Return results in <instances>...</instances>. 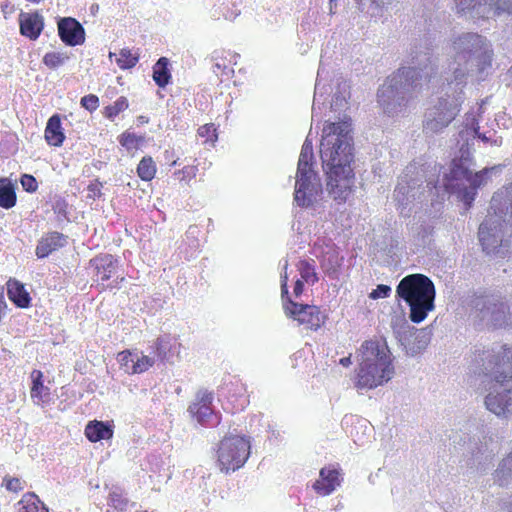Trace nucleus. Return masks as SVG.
I'll return each mask as SVG.
<instances>
[{"label":"nucleus","mask_w":512,"mask_h":512,"mask_svg":"<svg viewBox=\"0 0 512 512\" xmlns=\"http://www.w3.org/2000/svg\"><path fill=\"white\" fill-rule=\"evenodd\" d=\"M453 62L445 77L437 101L427 109L423 129L439 133L456 117L464 100L463 88L468 75L482 79L491 68L492 49L487 40L476 33H463L452 42Z\"/></svg>","instance_id":"1"},{"label":"nucleus","mask_w":512,"mask_h":512,"mask_svg":"<svg viewBox=\"0 0 512 512\" xmlns=\"http://www.w3.org/2000/svg\"><path fill=\"white\" fill-rule=\"evenodd\" d=\"M501 171V166L484 168L479 172H473L468 165V159L463 156L458 161H453L449 173H444L442 181L433 179L426 180L424 187L423 177L416 172V166L410 165L405 169L394 190V198L397 201L400 213L408 216L410 209L407 206L415 200H422L429 195H436L443 200L446 195L457 193L460 200L467 208L471 207L477 195L478 188L488 182V174Z\"/></svg>","instance_id":"2"},{"label":"nucleus","mask_w":512,"mask_h":512,"mask_svg":"<svg viewBox=\"0 0 512 512\" xmlns=\"http://www.w3.org/2000/svg\"><path fill=\"white\" fill-rule=\"evenodd\" d=\"M320 156L327 175V191L339 202L351 193L354 172V141L351 119L344 116L338 122H326L322 129Z\"/></svg>","instance_id":"3"},{"label":"nucleus","mask_w":512,"mask_h":512,"mask_svg":"<svg viewBox=\"0 0 512 512\" xmlns=\"http://www.w3.org/2000/svg\"><path fill=\"white\" fill-rule=\"evenodd\" d=\"M475 375H486L490 382L484 398L486 409L498 418L512 416V348L497 345L476 348L471 357Z\"/></svg>","instance_id":"4"},{"label":"nucleus","mask_w":512,"mask_h":512,"mask_svg":"<svg viewBox=\"0 0 512 512\" xmlns=\"http://www.w3.org/2000/svg\"><path fill=\"white\" fill-rule=\"evenodd\" d=\"M478 238L487 254L504 257L512 249V183L494 193Z\"/></svg>","instance_id":"5"},{"label":"nucleus","mask_w":512,"mask_h":512,"mask_svg":"<svg viewBox=\"0 0 512 512\" xmlns=\"http://www.w3.org/2000/svg\"><path fill=\"white\" fill-rule=\"evenodd\" d=\"M361 363L357 371L355 387L371 390L389 382L395 374L388 347L377 341H365L361 345Z\"/></svg>","instance_id":"6"},{"label":"nucleus","mask_w":512,"mask_h":512,"mask_svg":"<svg viewBox=\"0 0 512 512\" xmlns=\"http://www.w3.org/2000/svg\"><path fill=\"white\" fill-rule=\"evenodd\" d=\"M422 75L416 68H400L387 78L378 90V103L389 116L404 114L414 93L418 90Z\"/></svg>","instance_id":"7"},{"label":"nucleus","mask_w":512,"mask_h":512,"mask_svg":"<svg viewBox=\"0 0 512 512\" xmlns=\"http://www.w3.org/2000/svg\"><path fill=\"white\" fill-rule=\"evenodd\" d=\"M396 292L410 307V319L414 323L422 322L428 312L434 309L435 287L423 274H411L398 284Z\"/></svg>","instance_id":"8"},{"label":"nucleus","mask_w":512,"mask_h":512,"mask_svg":"<svg viewBox=\"0 0 512 512\" xmlns=\"http://www.w3.org/2000/svg\"><path fill=\"white\" fill-rule=\"evenodd\" d=\"M313 144L307 136L302 146L294 191V202L299 207L313 206L322 194V186L317 173L313 170Z\"/></svg>","instance_id":"9"},{"label":"nucleus","mask_w":512,"mask_h":512,"mask_svg":"<svg viewBox=\"0 0 512 512\" xmlns=\"http://www.w3.org/2000/svg\"><path fill=\"white\" fill-rule=\"evenodd\" d=\"M476 316L488 327L502 328L512 325V310L506 296L493 291L477 297L474 301Z\"/></svg>","instance_id":"10"},{"label":"nucleus","mask_w":512,"mask_h":512,"mask_svg":"<svg viewBox=\"0 0 512 512\" xmlns=\"http://www.w3.org/2000/svg\"><path fill=\"white\" fill-rule=\"evenodd\" d=\"M250 454V441L243 436L224 437L217 449V464L221 472L230 473L241 468Z\"/></svg>","instance_id":"11"},{"label":"nucleus","mask_w":512,"mask_h":512,"mask_svg":"<svg viewBox=\"0 0 512 512\" xmlns=\"http://www.w3.org/2000/svg\"><path fill=\"white\" fill-rule=\"evenodd\" d=\"M391 327L401 346L409 356H416L424 351L431 341V330L416 329L410 326L403 315H396L391 320Z\"/></svg>","instance_id":"12"},{"label":"nucleus","mask_w":512,"mask_h":512,"mask_svg":"<svg viewBox=\"0 0 512 512\" xmlns=\"http://www.w3.org/2000/svg\"><path fill=\"white\" fill-rule=\"evenodd\" d=\"M285 312L312 330H317L324 324L326 318L317 306L303 305L293 301H289V304L285 306Z\"/></svg>","instance_id":"13"},{"label":"nucleus","mask_w":512,"mask_h":512,"mask_svg":"<svg viewBox=\"0 0 512 512\" xmlns=\"http://www.w3.org/2000/svg\"><path fill=\"white\" fill-rule=\"evenodd\" d=\"M58 35L68 46L81 45L85 41L83 26L72 17L60 18L58 21Z\"/></svg>","instance_id":"14"},{"label":"nucleus","mask_w":512,"mask_h":512,"mask_svg":"<svg viewBox=\"0 0 512 512\" xmlns=\"http://www.w3.org/2000/svg\"><path fill=\"white\" fill-rule=\"evenodd\" d=\"M212 400L213 395L211 392L199 390L195 400L188 407L190 416L201 425L210 423V419L213 417Z\"/></svg>","instance_id":"15"},{"label":"nucleus","mask_w":512,"mask_h":512,"mask_svg":"<svg viewBox=\"0 0 512 512\" xmlns=\"http://www.w3.org/2000/svg\"><path fill=\"white\" fill-rule=\"evenodd\" d=\"M18 21L20 34L30 40H37L43 31L44 18L37 11L32 13L21 11Z\"/></svg>","instance_id":"16"},{"label":"nucleus","mask_w":512,"mask_h":512,"mask_svg":"<svg viewBox=\"0 0 512 512\" xmlns=\"http://www.w3.org/2000/svg\"><path fill=\"white\" fill-rule=\"evenodd\" d=\"M339 471L333 467H324L319 472V479L314 482L313 489L322 496L330 495L340 486Z\"/></svg>","instance_id":"17"},{"label":"nucleus","mask_w":512,"mask_h":512,"mask_svg":"<svg viewBox=\"0 0 512 512\" xmlns=\"http://www.w3.org/2000/svg\"><path fill=\"white\" fill-rule=\"evenodd\" d=\"M458 13H469L473 18L491 17V1L489 0H454Z\"/></svg>","instance_id":"18"},{"label":"nucleus","mask_w":512,"mask_h":512,"mask_svg":"<svg viewBox=\"0 0 512 512\" xmlns=\"http://www.w3.org/2000/svg\"><path fill=\"white\" fill-rule=\"evenodd\" d=\"M32 386L30 396L34 404L44 406L50 400V388L43 383V373L40 370L31 372Z\"/></svg>","instance_id":"19"},{"label":"nucleus","mask_w":512,"mask_h":512,"mask_svg":"<svg viewBox=\"0 0 512 512\" xmlns=\"http://www.w3.org/2000/svg\"><path fill=\"white\" fill-rule=\"evenodd\" d=\"M67 243V237L59 232H51L42 237L36 247V255L45 258L52 252L63 247Z\"/></svg>","instance_id":"20"},{"label":"nucleus","mask_w":512,"mask_h":512,"mask_svg":"<svg viewBox=\"0 0 512 512\" xmlns=\"http://www.w3.org/2000/svg\"><path fill=\"white\" fill-rule=\"evenodd\" d=\"M7 295L9 299L19 308H28L31 297L24 285L17 280L7 282Z\"/></svg>","instance_id":"21"},{"label":"nucleus","mask_w":512,"mask_h":512,"mask_svg":"<svg viewBox=\"0 0 512 512\" xmlns=\"http://www.w3.org/2000/svg\"><path fill=\"white\" fill-rule=\"evenodd\" d=\"M481 127L478 125V121L475 118L471 120L467 118L466 120V129L465 131L460 132V137L463 139L464 135H472L473 137L480 138L483 142H490L493 146H501L502 145V137L492 138L491 131H480Z\"/></svg>","instance_id":"22"},{"label":"nucleus","mask_w":512,"mask_h":512,"mask_svg":"<svg viewBox=\"0 0 512 512\" xmlns=\"http://www.w3.org/2000/svg\"><path fill=\"white\" fill-rule=\"evenodd\" d=\"M85 435L91 442L110 439L113 429L110 424L103 421H90L85 428Z\"/></svg>","instance_id":"23"},{"label":"nucleus","mask_w":512,"mask_h":512,"mask_svg":"<svg viewBox=\"0 0 512 512\" xmlns=\"http://www.w3.org/2000/svg\"><path fill=\"white\" fill-rule=\"evenodd\" d=\"M100 281L109 280L116 272L117 260L110 254H105L93 260Z\"/></svg>","instance_id":"24"},{"label":"nucleus","mask_w":512,"mask_h":512,"mask_svg":"<svg viewBox=\"0 0 512 512\" xmlns=\"http://www.w3.org/2000/svg\"><path fill=\"white\" fill-rule=\"evenodd\" d=\"M45 139L49 145L61 146L65 136L61 127L59 115H53L49 118L45 128Z\"/></svg>","instance_id":"25"},{"label":"nucleus","mask_w":512,"mask_h":512,"mask_svg":"<svg viewBox=\"0 0 512 512\" xmlns=\"http://www.w3.org/2000/svg\"><path fill=\"white\" fill-rule=\"evenodd\" d=\"M16 204V193L13 183L7 178H0V206L5 209Z\"/></svg>","instance_id":"26"},{"label":"nucleus","mask_w":512,"mask_h":512,"mask_svg":"<svg viewBox=\"0 0 512 512\" xmlns=\"http://www.w3.org/2000/svg\"><path fill=\"white\" fill-rule=\"evenodd\" d=\"M17 505L18 512H49L44 503L33 493L25 494Z\"/></svg>","instance_id":"27"},{"label":"nucleus","mask_w":512,"mask_h":512,"mask_svg":"<svg viewBox=\"0 0 512 512\" xmlns=\"http://www.w3.org/2000/svg\"><path fill=\"white\" fill-rule=\"evenodd\" d=\"M168 64V59L161 57L153 67V80L159 87H165L171 78Z\"/></svg>","instance_id":"28"},{"label":"nucleus","mask_w":512,"mask_h":512,"mask_svg":"<svg viewBox=\"0 0 512 512\" xmlns=\"http://www.w3.org/2000/svg\"><path fill=\"white\" fill-rule=\"evenodd\" d=\"M349 96V85L345 81L338 83L337 90L332 98L331 109L334 111L345 109L348 105L347 98Z\"/></svg>","instance_id":"29"},{"label":"nucleus","mask_w":512,"mask_h":512,"mask_svg":"<svg viewBox=\"0 0 512 512\" xmlns=\"http://www.w3.org/2000/svg\"><path fill=\"white\" fill-rule=\"evenodd\" d=\"M323 73H324V68L321 64L318 69L317 81L315 84L314 100H313V106H312V118H314L317 115V109H320L319 108L320 100L328 92L325 85L321 84V77H322Z\"/></svg>","instance_id":"30"},{"label":"nucleus","mask_w":512,"mask_h":512,"mask_svg":"<svg viewBox=\"0 0 512 512\" xmlns=\"http://www.w3.org/2000/svg\"><path fill=\"white\" fill-rule=\"evenodd\" d=\"M138 176L143 181H150L156 173V165L151 157H143L137 167Z\"/></svg>","instance_id":"31"},{"label":"nucleus","mask_w":512,"mask_h":512,"mask_svg":"<svg viewBox=\"0 0 512 512\" xmlns=\"http://www.w3.org/2000/svg\"><path fill=\"white\" fill-rule=\"evenodd\" d=\"M116 56V62L122 69H129L136 65L138 56L131 53L129 49H122Z\"/></svg>","instance_id":"32"},{"label":"nucleus","mask_w":512,"mask_h":512,"mask_svg":"<svg viewBox=\"0 0 512 512\" xmlns=\"http://www.w3.org/2000/svg\"><path fill=\"white\" fill-rule=\"evenodd\" d=\"M69 57L61 52L46 53L42 59L43 63L50 69H56L66 63Z\"/></svg>","instance_id":"33"},{"label":"nucleus","mask_w":512,"mask_h":512,"mask_svg":"<svg viewBox=\"0 0 512 512\" xmlns=\"http://www.w3.org/2000/svg\"><path fill=\"white\" fill-rule=\"evenodd\" d=\"M154 362V358L143 355L142 353H137L135 364H131L132 374L143 373L147 371L154 364Z\"/></svg>","instance_id":"34"},{"label":"nucleus","mask_w":512,"mask_h":512,"mask_svg":"<svg viewBox=\"0 0 512 512\" xmlns=\"http://www.w3.org/2000/svg\"><path fill=\"white\" fill-rule=\"evenodd\" d=\"M298 269L302 279H304L306 282L314 284L318 281L315 269L309 261H300Z\"/></svg>","instance_id":"35"},{"label":"nucleus","mask_w":512,"mask_h":512,"mask_svg":"<svg viewBox=\"0 0 512 512\" xmlns=\"http://www.w3.org/2000/svg\"><path fill=\"white\" fill-rule=\"evenodd\" d=\"M128 108V101L125 97L118 98L113 105L106 107L105 115L109 119H114L120 112Z\"/></svg>","instance_id":"36"},{"label":"nucleus","mask_w":512,"mask_h":512,"mask_svg":"<svg viewBox=\"0 0 512 512\" xmlns=\"http://www.w3.org/2000/svg\"><path fill=\"white\" fill-rule=\"evenodd\" d=\"M137 357V353H132L130 351H123L118 354V361L121 366L127 373H132L131 364H135V358Z\"/></svg>","instance_id":"37"},{"label":"nucleus","mask_w":512,"mask_h":512,"mask_svg":"<svg viewBox=\"0 0 512 512\" xmlns=\"http://www.w3.org/2000/svg\"><path fill=\"white\" fill-rule=\"evenodd\" d=\"M198 135L206 138V141L213 145L217 140L216 128L214 124H205L198 129Z\"/></svg>","instance_id":"38"},{"label":"nucleus","mask_w":512,"mask_h":512,"mask_svg":"<svg viewBox=\"0 0 512 512\" xmlns=\"http://www.w3.org/2000/svg\"><path fill=\"white\" fill-rule=\"evenodd\" d=\"M170 350V344L168 341H166L163 338H158L155 343V351L157 354V357L160 360H167V353Z\"/></svg>","instance_id":"39"},{"label":"nucleus","mask_w":512,"mask_h":512,"mask_svg":"<svg viewBox=\"0 0 512 512\" xmlns=\"http://www.w3.org/2000/svg\"><path fill=\"white\" fill-rule=\"evenodd\" d=\"M23 189L27 192H35L38 189V183L34 176L29 174L22 175L20 179Z\"/></svg>","instance_id":"40"},{"label":"nucleus","mask_w":512,"mask_h":512,"mask_svg":"<svg viewBox=\"0 0 512 512\" xmlns=\"http://www.w3.org/2000/svg\"><path fill=\"white\" fill-rule=\"evenodd\" d=\"M81 106L92 112L96 110L99 106V99L96 95L89 94L81 99Z\"/></svg>","instance_id":"41"},{"label":"nucleus","mask_w":512,"mask_h":512,"mask_svg":"<svg viewBox=\"0 0 512 512\" xmlns=\"http://www.w3.org/2000/svg\"><path fill=\"white\" fill-rule=\"evenodd\" d=\"M3 485L11 492H19L24 488L22 481L19 478L5 477L3 479Z\"/></svg>","instance_id":"42"},{"label":"nucleus","mask_w":512,"mask_h":512,"mask_svg":"<svg viewBox=\"0 0 512 512\" xmlns=\"http://www.w3.org/2000/svg\"><path fill=\"white\" fill-rule=\"evenodd\" d=\"M428 61H429V58L426 55H424V59L420 60L418 62L419 66H411L410 67V68H416L417 71L419 72V74L422 75V79L420 80V85L418 86V89L421 87L422 81L426 80L430 74V71H432V68H429V70H428V66L426 65V62H428Z\"/></svg>","instance_id":"43"},{"label":"nucleus","mask_w":512,"mask_h":512,"mask_svg":"<svg viewBox=\"0 0 512 512\" xmlns=\"http://www.w3.org/2000/svg\"><path fill=\"white\" fill-rule=\"evenodd\" d=\"M390 293L391 288L387 285L381 284L378 285L377 288L370 293V297L373 299L386 298L390 295Z\"/></svg>","instance_id":"44"},{"label":"nucleus","mask_w":512,"mask_h":512,"mask_svg":"<svg viewBox=\"0 0 512 512\" xmlns=\"http://www.w3.org/2000/svg\"><path fill=\"white\" fill-rule=\"evenodd\" d=\"M120 143L123 146L131 147L136 143V136L131 133H124L120 138Z\"/></svg>","instance_id":"45"},{"label":"nucleus","mask_w":512,"mask_h":512,"mask_svg":"<svg viewBox=\"0 0 512 512\" xmlns=\"http://www.w3.org/2000/svg\"><path fill=\"white\" fill-rule=\"evenodd\" d=\"M101 187L102 184L99 181H95L88 186V191L90 192L91 197H100L101 196Z\"/></svg>","instance_id":"46"},{"label":"nucleus","mask_w":512,"mask_h":512,"mask_svg":"<svg viewBox=\"0 0 512 512\" xmlns=\"http://www.w3.org/2000/svg\"><path fill=\"white\" fill-rule=\"evenodd\" d=\"M505 116L506 114L504 112L496 115L494 122L491 124V129L493 130L494 133V125H497L498 127L503 126L504 128L509 127V125L506 123Z\"/></svg>","instance_id":"47"},{"label":"nucleus","mask_w":512,"mask_h":512,"mask_svg":"<svg viewBox=\"0 0 512 512\" xmlns=\"http://www.w3.org/2000/svg\"><path fill=\"white\" fill-rule=\"evenodd\" d=\"M287 274L285 273L284 275H281V292H282V297L284 296V294H288V288H287Z\"/></svg>","instance_id":"48"},{"label":"nucleus","mask_w":512,"mask_h":512,"mask_svg":"<svg viewBox=\"0 0 512 512\" xmlns=\"http://www.w3.org/2000/svg\"><path fill=\"white\" fill-rule=\"evenodd\" d=\"M303 282L301 280H297L294 285V294L299 296L303 292Z\"/></svg>","instance_id":"49"},{"label":"nucleus","mask_w":512,"mask_h":512,"mask_svg":"<svg viewBox=\"0 0 512 512\" xmlns=\"http://www.w3.org/2000/svg\"><path fill=\"white\" fill-rule=\"evenodd\" d=\"M340 364L344 367H348L350 364H351V358L350 356L348 357H343L340 359Z\"/></svg>","instance_id":"50"},{"label":"nucleus","mask_w":512,"mask_h":512,"mask_svg":"<svg viewBox=\"0 0 512 512\" xmlns=\"http://www.w3.org/2000/svg\"><path fill=\"white\" fill-rule=\"evenodd\" d=\"M508 75H509V78H510L509 83L512 85V67L509 69Z\"/></svg>","instance_id":"51"},{"label":"nucleus","mask_w":512,"mask_h":512,"mask_svg":"<svg viewBox=\"0 0 512 512\" xmlns=\"http://www.w3.org/2000/svg\"><path fill=\"white\" fill-rule=\"evenodd\" d=\"M221 67H222V65H221L220 63H216V64L214 65V68H215V69H221ZM214 72H216V70H214Z\"/></svg>","instance_id":"52"},{"label":"nucleus","mask_w":512,"mask_h":512,"mask_svg":"<svg viewBox=\"0 0 512 512\" xmlns=\"http://www.w3.org/2000/svg\"><path fill=\"white\" fill-rule=\"evenodd\" d=\"M287 266H288V263L287 261L285 262V265H284V269L286 270L287 269Z\"/></svg>","instance_id":"53"},{"label":"nucleus","mask_w":512,"mask_h":512,"mask_svg":"<svg viewBox=\"0 0 512 512\" xmlns=\"http://www.w3.org/2000/svg\"><path fill=\"white\" fill-rule=\"evenodd\" d=\"M372 1L374 2L375 0H372Z\"/></svg>","instance_id":"54"},{"label":"nucleus","mask_w":512,"mask_h":512,"mask_svg":"<svg viewBox=\"0 0 512 512\" xmlns=\"http://www.w3.org/2000/svg\"><path fill=\"white\" fill-rule=\"evenodd\" d=\"M330 1L332 2L333 0H330Z\"/></svg>","instance_id":"55"}]
</instances>
